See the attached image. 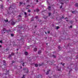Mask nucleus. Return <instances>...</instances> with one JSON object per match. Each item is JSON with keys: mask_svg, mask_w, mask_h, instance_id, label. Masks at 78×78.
Segmentation results:
<instances>
[{"mask_svg": "<svg viewBox=\"0 0 78 78\" xmlns=\"http://www.w3.org/2000/svg\"><path fill=\"white\" fill-rule=\"evenodd\" d=\"M15 22L12 21V22H11V24L12 25H15Z\"/></svg>", "mask_w": 78, "mask_h": 78, "instance_id": "39448f33", "label": "nucleus"}, {"mask_svg": "<svg viewBox=\"0 0 78 78\" xmlns=\"http://www.w3.org/2000/svg\"><path fill=\"white\" fill-rule=\"evenodd\" d=\"M50 71V70L49 69L48 70V71H47V72L46 73V75H48L49 73V72Z\"/></svg>", "mask_w": 78, "mask_h": 78, "instance_id": "1a4fd4ad", "label": "nucleus"}, {"mask_svg": "<svg viewBox=\"0 0 78 78\" xmlns=\"http://www.w3.org/2000/svg\"><path fill=\"white\" fill-rule=\"evenodd\" d=\"M12 63H14L15 62V61H14V60L12 61Z\"/></svg>", "mask_w": 78, "mask_h": 78, "instance_id": "473e14b6", "label": "nucleus"}, {"mask_svg": "<svg viewBox=\"0 0 78 78\" xmlns=\"http://www.w3.org/2000/svg\"><path fill=\"white\" fill-rule=\"evenodd\" d=\"M48 33V34H49L50 33V31H48L47 32Z\"/></svg>", "mask_w": 78, "mask_h": 78, "instance_id": "a18cd8bd", "label": "nucleus"}, {"mask_svg": "<svg viewBox=\"0 0 78 78\" xmlns=\"http://www.w3.org/2000/svg\"><path fill=\"white\" fill-rule=\"evenodd\" d=\"M34 11H37V12H39V10L38 9H36V10H34Z\"/></svg>", "mask_w": 78, "mask_h": 78, "instance_id": "f3484780", "label": "nucleus"}, {"mask_svg": "<svg viewBox=\"0 0 78 78\" xmlns=\"http://www.w3.org/2000/svg\"><path fill=\"white\" fill-rule=\"evenodd\" d=\"M58 71H61V69H58Z\"/></svg>", "mask_w": 78, "mask_h": 78, "instance_id": "49530a36", "label": "nucleus"}, {"mask_svg": "<svg viewBox=\"0 0 78 78\" xmlns=\"http://www.w3.org/2000/svg\"><path fill=\"white\" fill-rule=\"evenodd\" d=\"M47 17L46 16H44V19H47Z\"/></svg>", "mask_w": 78, "mask_h": 78, "instance_id": "cd10ccee", "label": "nucleus"}, {"mask_svg": "<svg viewBox=\"0 0 78 78\" xmlns=\"http://www.w3.org/2000/svg\"><path fill=\"white\" fill-rule=\"evenodd\" d=\"M29 16H31V15L29 14Z\"/></svg>", "mask_w": 78, "mask_h": 78, "instance_id": "052dcab7", "label": "nucleus"}, {"mask_svg": "<svg viewBox=\"0 0 78 78\" xmlns=\"http://www.w3.org/2000/svg\"><path fill=\"white\" fill-rule=\"evenodd\" d=\"M22 66H21L20 67V69H22Z\"/></svg>", "mask_w": 78, "mask_h": 78, "instance_id": "13d9d810", "label": "nucleus"}, {"mask_svg": "<svg viewBox=\"0 0 78 78\" xmlns=\"http://www.w3.org/2000/svg\"><path fill=\"white\" fill-rule=\"evenodd\" d=\"M36 27H37V26H35V28H36Z\"/></svg>", "mask_w": 78, "mask_h": 78, "instance_id": "6e6d98bb", "label": "nucleus"}, {"mask_svg": "<svg viewBox=\"0 0 78 78\" xmlns=\"http://www.w3.org/2000/svg\"><path fill=\"white\" fill-rule=\"evenodd\" d=\"M28 72H29L28 70H27V73H28Z\"/></svg>", "mask_w": 78, "mask_h": 78, "instance_id": "3c124183", "label": "nucleus"}, {"mask_svg": "<svg viewBox=\"0 0 78 78\" xmlns=\"http://www.w3.org/2000/svg\"><path fill=\"white\" fill-rule=\"evenodd\" d=\"M62 5H61L60 7V9H61V8H62Z\"/></svg>", "mask_w": 78, "mask_h": 78, "instance_id": "c03bdc74", "label": "nucleus"}, {"mask_svg": "<svg viewBox=\"0 0 78 78\" xmlns=\"http://www.w3.org/2000/svg\"><path fill=\"white\" fill-rule=\"evenodd\" d=\"M3 5H0V8H3Z\"/></svg>", "mask_w": 78, "mask_h": 78, "instance_id": "4be33fe9", "label": "nucleus"}, {"mask_svg": "<svg viewBox=\"0 0 78 78\" xmlns=\"http://www.w3.org/2000/svg\"><path fill=\"white\" fill-rule=\"evenodd\" d=\"M17 17L18 19H20V18H22V16L21 15H19L17 16Z\"/></svg>", "mask_w": 78, "mask_h": 78, "instance_id": "9b49d317", "label": "nucleus"}, {"mask_svg": "<svg viewBox=\"0 0 78 78\" xmlns=\"http://www.w3.org/2000/svg\"><path fill=\"white\" fill-rule=\"evenodd\" d=\"M11 36H12V37H13L14 36V34H11Z\"/></svg>", "mask_w": 78, "mask_h": 78, "instance_id": "2f4dec72", "label": "nucleus"}, {"mask_svg": "<svg viewBox=\"0 0 78 78\" xmlns=\"http://www.w3.org/2000/svg\"><path fill=\"white\" fill-rule=\"evenodd\" d=\"M30 2V0H27V2Z\"/></svg>", "mask_w": 78, "mask_h": 78, "instance_id": "a19ab883", "label": "nucleus"}, {"mask_svg": "<svg viewBox=\"0 0 78 78\" xmlns=\"http://www.w3.org/2000/svg\"><path fill=\"white\" fill-rule=\"evenodd\" d=\"M27 9H28V8H26Z\"/></svg>", "mask_w": 78, "mask_h": 78, "instance_id": "e2e57ef3", "label": "nucleus"}, {"mask_svg": "<svg viewBox=\"0 0 78 78\" xmlns=\"http://www.w3.org/2000/svg\"><path fill=\"white\" fill-rule=\"evenodd\" d=\"M27 17V15H25V17Z\"/></svg>", "mask_w": 78, "mask_h": 78, "instance_id": "de8ad7c7", "label": "nucleus"}, {"mask_svg": "<svg viewBox=\"0 0 78 78\" xmlns=\"http://www.w3.org/2000/svg\"><path fill=\"white\" fill-rule=\"evenodd\" d=\"M34 19H32L31 20V21H34Z\"/></svg>", "mask_w": 78, "mask_h": 78, "instance_id": "09e8293b", "label": "nucleus"}, {"mask_svg": "<svg viewBox=\"0 0 78 78\" xmlns=\"http://www.w3.org/2000/svg\"><path fill=\"white\" fill-rule=\"evenodd\" d=\"M24 54L25 55V56H27L28 55V52L26 51L24 52Z\"/></svg>", "mask_w": 78, "mask_h": 78, "instance_id": "423d86ee", "label": "nucleus"}, {"mask_svg": "<svg viewBox=\"0 0 78 78\" xmlns=\"http://www.w3.org/2000/svg\"><path fill=\"white\" fill-rule=\"evenodd\" d=\"M3 31H5V32H4V33H5V32L9 33V32L10 31L9 30H6V29L5 28L3 29Z\"/></svg>", "mask_w": 78, "mask_h": 78, "instance_id": "f03ea898", "label": "nucleus"}, {"mask_svg": "<svg viewBox=\"0 0 78 78\" xmlns=\"http://www.w3.org/2000/svg\"><path fill=\"white\" fill-rule=\"evenodd\" d=\"M41 52H42V51H38V54H40L41 53Z\"/></svg>", "mask_w": 78, "mask_h": 78, "instance_id": "dca6fc26", "label": "nucleus"}, {"mask_svg": "<svg viewBox=\"0 0 78 78\" xmlns=\"http://www.w3.org/2000/svg\"><path fill=\"white\" fill-rule=\"evenodd\" d=\"M70 46V44H68Z\"/></svg>", "mask_w": 78, "mask_h": 78, "instance_id": "338daca9", "label": "nucleus"}, {"mask_svg": "<svg viewBox=\"0 0 78 78\" xmlns=\"http://www.w3.org/2000/svg\"><path fill=\"white\" fill-rule=\"evenodd\" d=\"M6 51H8V50H9V49L6 48Z\"/></svg>", "mask_w": 78, "mask_h": 78, "instance_id": "ea45409f", "label": "nucleus"}, {"mask_svg": "<svg viewBox=\"0 0 78 78\" xmlns=\"http://www.w3.org/2000/svg\"><path fill=\"white\" fill-rule=\"evenodd\" d=\"M23 70H27V69H26V68H24V69H23Z\"/></svg>", "mask_w": 78, "mask_h": 78, "instance_id": "4c0bfd02", "label": "nucleus"}, {"mask_svg": "<svg viewBox=\"0 0 78 78\" xmlns=\"http://www.w3.org/2000/svg\"><path fill=\"white\" fill-rule=\"evenodd\" d=\"M11 55L12 56H14V53L12 52Z\"/></svg>", "mask_w": 78, "mask_h": 78, "instance_id": "412c9836", "label": "nucleus"}, {"mask_svg": "<svg viewBox=\"0 0 78 78\" xmlns=\"http://www.w3.org/2000/svg\"><path fill=\"white\" fill-rule=\"evenodd\" d=\"M22 3H23L22 2H20V5H22Z\"/></svg>", "mask_w": 78, "mask_h": 78, "instance_id": "a878e982", "label": "nucleus"}, {"mask_svg": "<svg viewBox=\"0 0 78 78\" xmlns=\"http://www.w3.org/2000/svg\"><path fill=\"white\" fill-rule=\"evenodd\" d=\"M75 11H72V13L73 14V13H75Z\"/></svg>", "mask_w": 78, "mask_h": 78, "instance_id": "58836bf2", "label": "nucleus"}, {"mask_svg": "<svg viewBox=\"0 0 78 78\" xmlns=\"http://www.w3.org/2000/svg\"><path fill=\"white\" fill-rule=\"evenodd\" d=\"M48 16H50V15H51V13H48Z\"/></svg>", "mask_w": 78, "mask_h": 78, "instance_id": "393cba45", "label": "nucleus"}, {"mask_svg": "<svg viewBox=\"0 0 78 78\" xmlns=\"http://www.w3.org/2000/svg\"><path fill=\"white\" fill-rule=\"evenodd\" d=\"M2 45H0V48L2 47Z\"/></svg>", "mask_w": 78, "mask_h": 78, "instance_id": "5fc2aeb1", "label": "nucleus"}, {"mask_svg": "<svg viewBox=\"0 0 78 78\" xmlns=\"http://www.w3.org/2000/svg\"><path fill=\"white\" fill-rule=\"evenodd\" d=\"M45 32V34H47V32Z\"/></svg>", "mask_w": 78, "mask_h": 78, "instance_id": "69168bd1", "label": "nucleus"}, {"mask_svg": "<svg viewBox=\"0 0 78 78\" xmlns=\"http://www.w3.org/2000/svg\"><path fill=\"white\" fill-rule=\"evenodd\" d=\"M67 17H66L65 18V19H67Z\"/></svg>", "mask_w": 78, "mask_h": 78, "instance_id": "8fccbe9b", "label": "nucleus"}, {"mask_svg": "<svg viewBox=\"0 0 78 78\" xmlns=\"http://www.w3.org/2000/svg\"><path fill=\"white\" fill-rule=\"evenodd\" d=\"M38 0H36V2H38Z\"/></svg>", "mask_w": 78, "mask_h": 78, "instance_id": "864d4df0", "label": "nucleus"}, {"mask_svg": "<svg viewBox=\"0 0 78 78\" xmlns=\"http://www.w3.org/2000/svg\"><path fill=\"white\" fill-rule=\"evenodd\" d=\"M73 21H70V23H73Z\"/></svg>", "mask_w": 78, "mask_h": 78, "instance_id": "7c9ffc66", "label": "nucleus"}, {"mask_svg": "<svg viewBox=\"0 0 78 78\" xmlns=\"http://www.w3.org/2000/svg\"><path fill=\"white\" fill-rule=\"evenodd\" d=\"M75 6L76 7H78V4L77 3H76L75 4Z\"/></svg>", "mask_w": 78, "mask_h": 78, "instance_id": "a211bd4d", "label": "nucleus"}, {"mask_svg": "<svg viewBox=\"0 0 78 78\" xmlns=\"http://www.w3.org/2000/svg\"><path fill=\"white\" fill-rule=\"evenodd\" d=\"M35 18L37 19H38V16H36L35 17Z\"/></svg>", "mask_w": 78, "mask_h": 78, "instance_id": "c756f323", "label": "nucleus"}, {"mask_svg": "<svg viewBox=\"0 0 78 78\" xmlns=\"http://www.w3.org/2000/svg\"><path fill=\"white\" fill-rule=\"evenodd\" d=\"M59 28H60V27L59 26H57V27H56V30H58V29H59Z\"/></svg>", "mask_w": 78, "mask_h": 78, "instance_id": "4468645a", "label": "nucleus"}, {"mask_svg": "<svg viewBox=\"0 0 78 78\" xmlns=\"http://www.w3.org/2000/svg\"><path fill=\"white\" fill-rule=\"evenodd\" d=\"M72 26H71L70 27V28H72Z\"/></svg>", "mask_w": 78, "mask_h": 78, "instance_id": "603ef678", "label": "nucleus"}, {"mask_svg": "<svg viewBox=\"0 0 78 78\" xmlns=\"http://www.w3.org/2000/svg\"><path fill=\"white\" fill-rule=\"evenodd\" d=\"M61 64L62 65V66H64V65L65 64V63H64L63 64H62V63L61 62Z\"/></svg>", "mask_w": 78, "mask_h": 78, "instance_id": "bb28decb", "label": "nucleus"}, {"mask_svg": "<svg viewBox=\"0 0 78 78\" xmlns=\"http://www.w3.org/2000/svg\"><path fill=\"white\" fill-rule=\"evenodd\" d=\"M35 67H37L38 66V65L37 64H35Z\"/></svg>", "mask_w": 78, "mask_h": 78, "instance_id": "aec40b11", "label": "nucleus"}, {"mask_svg": "<svg viewBox=\"0 0 78 78\" xmlns=\"http://www.w3.org/2000/svg\"><path fill=\"white\" fill-rule=\"evenodd\" d=\"M49 56L50 57H51V56H52L53 58H56V56L54 55H50V54H49Z\"/></svg>", "mask_w": 78, "mask_h": 78, "instance_id": "20e7f679", "label": "nucleus"}, {"mask_svg": "<svg viewBox=\"0 0 78 78\" xmlns=\"http://www.w3.org/2000/svg\"><path fill=\"white\" fill-rule=\"evenodd\" d=\"M70 73V71H69V73Z\"/></svg>", "mask_w": 78, "mask_h": 78, "instance_id": "0e129e2a", "label": "nucleus"}, {"mask_svg": "<svg viewBox=\"0 0 78 78\" xmlns=\"http://www.w3.org/2000/svg\"><path fill=\"white\" fill-rule=\"evenodd\" d=\"M53 76L54 77V78H55V77H56V75H53Z\"/></svg>", "mask_w": 78, "mask_h": 78, "instance_id": "c9c22d12", "label": "nucleus"}, {"mask_svg": "<svg viewBox=\"0 0 78 78\" xmlns=\"http://www.w3.org/2000/svg\"><path fill=\"white\" fill-rule=\"evenodd\" d=\"M12 44H14L13 46H16V45H17V44H16V43L14 42H13Z\"/></svg>", "mask_w": 78, "mask_h": 78, "instance_id": "0eeeda50", "label": "nucleus"}, {"mask_svg": "<svg viewBox=\"0 0 78 78\" xmlns=\"http://www.w3.org/2000/svg\"><path fill=\"white\" fill-rule=\"evenodd\" d=\"M25 65V63H23L22 64L23 66H24V65Z\"/></svg>", "mask_w": 78, "mask_h": 78, "instance_id": "72a5a7b5", "label": "nucleus"}, {"mask_svg": "<svg viewBox=\"0 0 78 78\" xmlns=\"http://www.w3.org/2000/svg\"><path fill=\"white\" fill-rule=\"evenodd\" d=\"M15 5H13L10 6V7L9 8V11H7L8 14H14L13 10H14V9L15 8Z\"/></svg>", "mask_w": 78, "mask_h": 78, "instance_id": "f257e3e1", "label": "nucleus"}, {"mask_svg": "<svg viewBox=\"0 0 78 78\" xmlns=\"http://www.w3.org/2000/svg\"><path fill=\"white\" fill-rule=\"evenodd\" d=\"M9 59H12V58L11 57V55H9Z\"/></svg>", "mask_w": 78, "mask_h": 78, "instance_id": "9d476101", "label": "nucleus"}, {"mask_svg": "<svg viewBox=\"0 0 78 78\" xmlns=\"http://www.w3.org/2000/svg\"><path fill=\"white\" fill-rule=\"evenodd\" d=\"M50 8H51V7L49 6L48 8V9L49 10V11H50L51 10Z\"/></svg>", "mask_w": 78, "mask_h": 78, "instance_id": "2eb2a0df", "label": "nucleus"}, {"mask_svg": "<svg viewBox=\"0 0 78 78\" xmlns=\"http://www.w3.org/2000/svg\"><path fill=\"white\" fill-rule=\"evenodd\" d=\"M64 16H62V18H61L60 19H64Z\"/></svg>", "mask_w": 78, "mask_h": 78, "instance_id": "f704fd0d", "label": "nucleus"}, {"mask_svg": "<svg viewBox=\"0 0 78 78\" xmlns=\"http://www.w3.org/2000/svg\"><path fill=\"white\" fill-rule=\"evenodd\" d=\"M6 73H5V75H8V76H9V70L7 71L6 70Z\"/></svg>", "mask_w": 78, "mask_h": 78, "instance_id": "7ed1b4c3", "label": "nucleus"}, {"mask_svg": "<svg viewBox=\"0 0 78 78\" xmlns=\"http://www.w3.org/2000/svg\"><path fill=\"white\" fill-rule=\"evenodd\" d=\"M48 64V63H51V64H52V62H51L50 61H48L47 62H46Z\"/></svg>", "mask_w": 78, "mask_h": 78, "instance_id": "f8f14e48", "label": "nucleus"}, {"mask_svg": "<svg viewBox=\"0 0 78 78\" xmlns=\"http://www.w3.org/2000/svg\"><path fill=\"white\" fill-rule=\"evenodd\" d=\"M37 48H34V51H37Z\"/></svg>", "mask_w": 78, "mask_h": 78, "instance_id": "ddd939ff", "label": "nucleus"}, {"mask_svg": "<svg viewBox=\"0 0 78 78\" xmlns=\"http://www.w3.org/2000/svg\"><path fill=\"white\" fill-rule=\"evenodd\" d=\"M4 21H5V22H8V20H5Z\"/></svg>", "mask_w": 78, "mask_h": 78, "instance_id": "5701e85b", "label": "nucleus"}, {"mask_svg": "<svg viewBox=\"0 0 78 78\" xmlns=\"http://www.w3.org/2000/svg\"><path fill=\"white\" fill-rule=\"evenodd\" d=\"M38 65L39 66V67H40V66H41L44 65V64L42 63L41 64H39Z\"/></svg>", "mask_w": 78, "mask_h": 78, "instance_id": "6ab92c4d", "label": "nucleus"}, {"mask_svg": "<svg viewBox=\"0 0 78 78\" xmlns=\"http://www.w3.org/2000/svg\"><path fill=\"white\" fill-rule=\"evenodd\" d=\"M22 27H20V28H22Z\"/></svg>", "mask_w": 78, "mask_h": 78, "instance_id": "bf43d9fd", "label": "nucleus"}, {"mask_svg": "<svg viewBox=\"0 0 78 78\" xmlns=\"http://www.w3.org/2000/svg\"><path fill=\"white\" fill-rule=\"evenodd\" d=\"M0 43H1V44H2V41H0Z\"/></svg>", "mask_w": 78, "mask_h": 78, "instance_id": "e433bc0d", "label": "nucleus"}, {"mask_svg": "<svg viewBox=\"0 0 78 78\" xmlns=\"http://www.w3.org/2000/svg\"><path fill=\"white\" fill-rule=\"evenodd\" d=\"M28 6H29V7H30L31 6L30 5H28L27 6V7H28Z\"/></svg>", "mask_w": 78, "mask_h": 78, "instance_id": "37998d69", "label": "nucleus"}, {"mask_svg": "<svg viewBox=\"0 0 78 78\" xmlns=\"http://www.w3.org/2000/svg\"><path fill=\"white\" fill-rule=\"evenodd\" d=\"M58 48L59 50L61 49V48H60V46H58Z\"/></svg>", "mask_w": 78, "mask_h": 78, "instance_id": "b1692460", "label": "nucleus"}, {"mask_svg": "<svg viewBox=\"0 0 78 78\" xmlns=\"http://www.w3.org/2000/svg\"><path fill=\"white\" fill-rule=\"evenodd\" d=\"M66 21H67V22H68V20H66Z\"/></svg>", "mask_w": 78, "mask_h": 78, "instance_id": "680f3d73", "label": "nucleus"}, {"mask_svg": "<svg viewBox=\"0 0 78 78\" xmlns=\"http://www.w3.org/2000/svg\"><path fill=\"white\" fill-rule=\"evenodd\" d=\"M61 4L62 5H63L64 4V3H61Z\"/></svg>", "mask_w": 78, "mask_h": 78, "instance_id": "4d7b16f0", "label": "nucleus"}, {"mask_svg": "<svg viewBox=\"0 0 78 78\" xmlns=\"http://www.w3.org/2000/svg\"><path fill=\"white\" fill-rule=\"evenodd\" d=\"M67 2H69V1H67Z\"/></svg>", "mask_w": 78, "mask_h": 78, "instance_id": "774afa93", "label": "nucleus"}, {"mask_svg": "<svg viewBox=\"0 0 78 78\" xmlns=\"http://www.w3.org/2000/svg\"><path fill=\"white\" fill-rule=\"evenodd\" d=\"M24 14L25 15H27V12H24Z\"/></svg>", "mask_w": 78, "mask_h": 78, "instance_id": "79ce46f5", "label": "nucleus"}, {"mask_svg": "<svg viewBox=\"0 0 78 78\" xmlns=\"http://www.w3.org/2000/svg\"><path fill=\"white\" fill-rule=\"evenodd\" d=\"M28 12H31V10H28L27 11Z\"/></svg>", "mask_w": 78, "mask_h": 78, "instance_id": "c85d7f7f", "label": "nucleus"}, {"mask_svg": "<svg viewBox=\"0 0 78 78\" xmlns=\"http://www.w3.org/2000/svg\"><path fill=\"white\" fill-rule=\"evenodd\" d=\"M3 62L4 63V64H3V65L6 66V61L5 60H3Z\"/></svg>", "mask_w": 78, "mask_h": 78, "instance_id": "6e6552de", "label": "nucleus"}]
</instances>
